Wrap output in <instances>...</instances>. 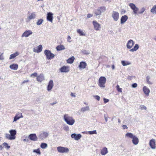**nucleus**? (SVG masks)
Returning <instances> with one entry per match:
<instances>
[{"label":"nucleus","mask_w":156,"mask_h":156,"mask_svg":"<svg viewBox=\"0 0 156 156\" xmlns=\"http://www.w3.org/2000/svg\"><path fill=\"white\" fill-rule=\"evenodd\" d=\"M63 119L66 123L69 125H73L75 122L73 117L68 114H65L64 115Z\"/></svg>","instance_id":"obj_1"},{"label":"nucleus","mask_w":156,"mask_h":156,"mask_svg":"<svg viewBox=\"0 0 156 156\" xmlns=\"http://www.w3.org/2000/svg\"><path fill=\"white\" fill-rule=\"evenodd\" d=\"M10 134L6 133L5 137L6 139L9 140H14L16 138V129H11L9 131Z\"/></svg>","instance_id":"obj_2"},{"label":"nucleus","mask_w":156,"mask_h":156,"mask_svg":"<svg viewBox=\"0 0 156 156\" xmlns=\"http://www.w3.org/2000/svg\"><path fill=\"white\" fill-rule=\"evenodd\" d=\"M125 136L132 139V142L135 145H137L139 143L138 138L135 136L133 135V133H128L126 134Z\"/></svg>","instance_id":"obj_3"},{"label":"nucleus","mask_w":156,"mask_h":156,"mask_svg":"<svg viewBox=\"0 0 156 156\" xmlns=\"http://www.w3.org/2000/svg\"><path fill=\"white\" fill-rule=\"evenodd\" d=\"M106 10V8L102 6L98 8L94 11V13L96 16L101 15L102 13L104 12Z\"/></svg>","instance_id":"obj_4"},{"label":"nucleus","mask_w":156,"mask_h":156,"mask_svg":"<svg viewBox=\"0 0 156 156\" xmlns=\"http://www.w3.org/2000/svg\"><path fill=\"white\" fill-rule=\"evenodd\" d=\"M44 53L46 56V59L48 60H51L53 59L55 56V55L49 50H45Z\"/></svg>","instance_id":"obj_5"},{"label":"nucleus","mask_w":156,"mask_h":156,"mask_svg":"<svg viewBox=\"0 0 156 156\" xmlns=\"http://www.w3.org/2000/svg\"><path fill=\"white\" fill-rule=\"evenodd\" d=\"M106 78L105 77L101 76L99 79L98 85L101 87H105V84L106 82Z\"/></svg>","instance_id":"obj_6"},{"label":"nucleus","mask_w":156,"mask_h":156,"mask_svg":"<svg viewBox=\"0 0 156 156\" xmlns=\"http://www.w3.org/2000/svg\"><path fill=\"white\" fill-rule=\"evenodd\" d=\"M57 150L60 153H67L69 151V149L67 147L59 146L57 147Z\"/></svg>","instance_id":"obj_7"},{"label":"nucleus","mask_w":156,"mask_h":156,"mask_svg":"<svg viewBox=\"0 0 156 156\" xmlns=\"http://www.w3.org/2000/svg\"><path fill=\"white\" fill-rule=\"evenodd\" d=\"M92 23L94 27V30L96 31H99L101 28V24H99L96 21H93Z\"/></svg>","instance_id":"obj_8"},{"label":"nucleus","mask_w":156,"mask_h":156,"mask_svg":"<svg viewBox=\"0 0 156 156\" xmlns=\"http://www.w3.org/2000/svg\"><path fill=\"white\" fill-rule=\"evenodd\" d=\"M48 135L49 134L48 132H44L40 133L38 136L39 139L42 140L46 138Z\"/></svg>","instance_id":"obj_9"},{"label":"nucleus","mask_w":156,"mask_h":156,"mask_svg":"<svg viewBox=\"0 0 156 156\" xmlns=\"http://www.w3.org/2000/svg\"><path fill=\"white\" fill-rule=\"evenodd\" d=\"M112 17L114 21H116L119 19V14L118 12L113 11L112 14Z\"/></svg>","instance_id":"obj_10"},{"label":"nucleus","mask_w":156,"mask_h":156,"mask_svg":"<svg viewBox=\"0 0 156 156\" xmlns=\"http://www.w3.org/2000/svg\"><path fill=\"white\" fill-rule=\"evenodd\" d=\"M33 32L31 30H28L25 31L21 36L22 37H27L32 34Z\"/></svg>","instance_id":"obj_11"},{"label":"nucleus","mask_w":156,"mask_h":156,"mask_svg":"<svg viewBox=\"0 0 156 156\" xmlns=\"http://www.w3.org/2000/svg\"><path fill=\"white\" fill-rule=\"evenodd\" d=\"M28 137L29 139L32 141H36L37 140V137L35 133H32L29 135Z\"/></svg>","instance_id":"obj_12"},{"label":"nucleus","mask_w":156,"mask_h":156,"mask_svg":"<svg viewBox=\"0 0 156 156\" xmlns=\"http://www.w3.org/2000/svg\"><path fill=\"white\" fill-rule=\"evenodd\" d=\"M23 116L22 113L20 112L17 113L15 116L13 122H16L20 118H22Z\"/></svg>","instance_id":"obj_13"},{"label":"nucleus","mask_w":156,"mask_h":156,"mask_svg":"<svg viewBox=\"0 0 156 156\" xmlns=\"http://www.w3.org/2000/svg\"><path fill=\"white\" fill-rule=\"evenodd\" d=\"M134 44V42L132 40H129L126 44V47L128 49H130Z\"/></svg>","instance_id":"obj_14"},{"label":"nucleus","mask_w":156,"mask_h":156,"mask_svg":"<svg viewBox=\"0 0 156 156\" xmlns=\"http://www.w3.org/2000/svg\"><path fill=\"white\" fill-rule=\"evenodd\" d=\"M42 50V46L40 45L36 48H33V51L34 52L39 53L41 52Z\"/></svg>","instance_id":"obj_15"},{"label":"nucleus","mask_w":156,"mask_h":156,"mask_svg":"<svg viewBox=\"0 0 156 156\" xmlns=\"http://www.w3.org/2000/svg\"><path fill=\"white\" fill-rule=\"evenodd\" d=\"M143 90L144 94L146 96H149L150 91V89L147 87L146 86H144L143 88Z\"/></svg>","instance_id":"obj_16"},{"label":"nucleus","mask_w":156,"mask_h":156,"mask_svg":"<svg viewBox=\"0 0 156 156\" xmlns=\"http://www.w3.org/2000/svg\"><path fill=\"white\" fill-rule=\"evenodd\" d=\"M71 137L74 138L75 140H78L81 137V135L80 134H76V133H73L71 134Z\"/></svg>","instance_id":"obj_17"},{"label":"nucleus","mask_w":156,"mask_h":156,"mask_svg":"<svg viewBox=\"0 0 156 156\" xmlns=\"http://www.w3.org/2000/svg\"><path fill=\"white\" fill-rule=\"evenodd\" d=\"M54 86L53 81L51 80L49 81L48 85L47 86V89L48 91H49L51 90Z\"/></svg>","instance_id":"obj_18"},{"label":"nucleus","mask_w":156,"mask_h":156,"mask_svg":"<svg viewBox=\"0 0 156 156\" xmlns=\"http://www.w3.org/2000/svg\"><path fill=\"white\" fill-rule=\"evenodd\" d=\"M44 80V75L42 74H41L38 76L37 77V80L38 82H41Z\"/></svg>","instance_id":"obj_19"},{"label":"nucleus","mask_w":156,"mask_h":156,"mask_svg":"<svg viewBox=\"0 0 156 156\" xmlns=\"http://www.w3.org/2000/svg\"><path fill=\"white\" fill-rule=\"evenodd\" d=\"M53 15L52 13L49 12L48 13L47 17V20L50 21L51 23L52 22L53 20Z\"/></svg>","instance_id":"obj_20"},{"label":"nucleus","mask_w":156,"mask_h":156,"mask_svg":"<svg viewBox=\"0 0 156 156\" xmlns=\"http://www.w3.org/2000/svg\"><path fill=\"white\" fill-rule=\"evenodd\" d=\"M36 12H32L28 16L27 19L29 20L34 19L36 18Z\"/></svg>","instance_id":"obj_21"},{"label":"nucleus","mask_w":156,"mask_h":156,"mask_svg":"<svg viewBox=\"0 0 156 156\" xmlns=\"http://www.w3.org/2000/svg\"><path fill=\"white\" fill-rule=\"evenodd\" d=\"M128 17L127 15H124L122 16L121 19V23L123 24L127 20Z\"/></svg>","instance_id":"obj_22"},{"label":"nucleus","mask_w":156,"mask_h":156,"mask_svg":"<svg viewBox=\"0 0 156 156\" xmlns=\"http://www.w3.org/2000/svg\"><path fill=\"white\" fill-rule=\"evenodd\" d=\"M150 145L151 147L153 149H154L156 148L155 140L152 139L150 140L149 142Z\"/></svg>","instance_id":"obj_23"},{"label":"nucleus","mask_w":156,"mask_h":156,"mask_svg":"<svg viewBox=\"0 0 156 156\" xmlns=\"http://www.w3.org/2000/svg\"><path fill=\"white\" fill-rule=\"evenodd\" d=\"M19 53L18 52L16 51L15 53L11 54L10 55L9 59L10 60L18 56L19 55Z\"/></svg>","instance_id":"obj_24"},{"label":"nucleus","mask_w":156,"mask_h":156,"mask_svg":"<svg viewBox=\"0 0 156 156\" xmlns=\"http://www.w3.org/2000/svg\"><path fill=\"white\" fill-rule=\"evenodd\" d=\"M108 152L107 148L106 147H104L101 151V153L102 155H105Z\"/></svg>","instance_id":"obj_25"},{"label":"nucleus","mask_w":156,"mask_h":156,"mask_svg":"<svg viewBox=\"0 0 156 156\" xmlns=\"http://www.w3.org/2000/svg\"><path fill=\"white\" fill-rule=\"evenodd\" d=\"M87 66V63L84 62H80L79 67L80 68H85Z\"/></svg>","instance_id":"obj_26"},{"label":"nucleus","mask_w":156,"mask_h":156,"mask_svg":"<svg viewBox=\"0 0 156 156\" xmlns=\"http://www.w3.org/2000/svg\"><path fill=\"white\" fill-rule=\"evenodd\" d=\"M77 33L79 34L80 36H85L86 34L82 30L78 29L76 30Z\"/></svg>","instance_id":"obj_27"},{"label":"nucleus","mask_w":156,"mask_h":156,"mask_svg":"<svg viewBox=\"0 0 156 156\" xmlns=\"http://www.w3.org/2000/svg\"><path fill=\"white\" fill-rule=\"evenodd\" d=\"M139 46L138 44H136L133 48L129 50V51L132 52L136 51L139 49Z\"/></svg>","instance_id":"obj_28"},{"label":"nucleus","mask_w":156,"mask_h":156,"mask_svg":"<svg viewBox=\"0 0 156 156\" xmlns=\"http://www.w3.org/2000/svg\"><path fill=\"white\" fill-rule=\"evenodd\" d=\"M65 49V48L63 45H58L56 47V49L58 51H60L62 50H64Z\"/></svg>","instance_id":"obj_29"},{"label":"nucleus","mask_w":156,"mask_h":156,"mask_svg":"<svg viewBox=\"0 0 156 156\" xmlns=\"http://www.w3.org/2000/svg\"><path fill=\"white\" fill-rule=\"evenodd\" d=\"M75 59V58L74 56L69 58L67 60V62L68 63L71 64L72 63Z\"/></svg>","instance_id":"obj_30"},{"label":"nucleus","mask_w":156,"mask_h":156,"mask_svg":"<svg viewBox=\"0 0 156 156\" xmlns=\"http://www.w3.org/2000/svg\"><path fill=\"white\" fill-rule=\"evenodd\" d=\"M82 112H84L85 111L90 110V108L89 106H87L86 107H83L81 108V109Z\"/></svg>","instance_id":"obj_31"},{"label":"nucleus","mask_w":156,"mask_h":156,"mask_svg":"<svg viewBox=\"0 0 156 156\" xmlns=\"http://www.w3.org/2000/svg\"><path fill=\"white\" fill-rule=\"evenodd\" d=\"M150 76H147L146 78V83L148 84L151 85L153 84V83L150 81Z\"/></svg>","instance_id":"obj_32"},{"label":"nucleus","mask_w":156,"mask_h":156,"mask_svg":"<svg viewBox=\"0 0 156 156\" xmlns=\"http://www.w3.org/2000/svg\"><path fill=\"white\" fill-rule=\"evenodd\" d=\"M121 63L123 66H126L131 64V63L129 62L125 61H122Z\"/></svg>","instance_id":"obj_33"},{"label":"nucleus","mask_w":156,"mask_h":156,"mask_svg":"<svg viewBox=\"0 0 156 156\" xmlns=\"http://www.w3.org/2000/svg\"><path fill=\"white\" fill-rule=\"evenodd\" d=\"M151 12L153 14H156V5H154L151 9Z\"/></svg>","instance_id":"obj_34"},{"label":"nucleus","mask_w":156,"mask_h":156,"mask_svg":"<svg viewBox=\"0 0 156 156\" xmlns=\"http://www.w3.org/2000/svg\"><path fill=\"white\" fill-rule=\"evenodd\" d=\"M43 20L42 19H38L36 23V24L37 25H40L42 24V23L43 22Z\"/></svg>","instance_id":"obj_35"},{"label":"nucleus","mask_w":156,"mask_h":156,"mask_svg":"<svg viewBox=\"0 0 156 156\" xmlns=\"http://www.w3.org/2000/svg\"><path fill=\"white\" fill-rule=\"evenodd\" d=\"M3 146L5 148L7 149H9L10 147V146H9L8 145V144L6 142H4L3 144Z\"/></svg>","instance_id":"obj_36"},{"label":"nucleus","mask_w":156,"mask_h":156,"mask_svg":"<svg viewBox=\"0 0 156 156\" xmlns=\"http://www.w3.org/2000/svg\"><path fill=\"white\" fill-rule=\"evenodd\" d=\"M47 147V144L45 143H42L41 144V147L42 149H45Z\"/></svg>","instance_id":"obj_37"},{"label":"nucleus","mask_w":156,"mask_h":156,"mask_svg":"<svg viewBox=\"0 0 156 156\" xmlns=\"http://www.w3.org/2000/svg\"><path fill=\"white\" fill-rule=\"evenodd\" d=\"M129 5L131 9L133 10L137 7H136L135 5L133 3H131L129 4Z\"/></svg>","instance_id":"obj_38"},{"label":"nucleus","mask_w":156,"mask_h":156,"mask_svg":"<svg viewBox=\"0 0 156 156\" xmlns=\"http://www.w3.org/2000/svg\"><path fill=\"white\" fill-rule=\"evenodd\" d=\"M9 67L10 68H18V66L17 64H13L10 65Z\"/></svg>","instance_id":"obj_39"},{"label":"nucleus","mask_w":156,"mask_h":156,"mask_svg":"<svg viewBox=\"0 0 156 156\" xmlns=\"http://www.w3.org/2000/svg\"><path fill=\"white\" fill-rule=\"evenodd\" d=\"M33 152L34 153H36L39 154H41L40 150L39 148L34 150L33 151Z\"/></svg>","instance_id":"obj_40"},{"label":"nucleus","mask_w":156,"mask_h":156,"mask_svg":"<svg viewBox=\"0 0 156 156\" xmlns=\"http://www.w3.org/2000/svg\"><path fill=\"white\" fill-rule=\"evenodd\" d=\"M145 9V8L144 7H143L141 8L140 11L138 12V13L140 14H142L144 12Z\"/></svg>","instance_id":"obj_41"},{"label":"nucleus","mask_w":156,"mask_h":156,"mask_svg":"<svg viewBox=\"0 0 156 156\" xmlns=\"http://www.w3.org/2000/svg\"><path fill=\"white\" fill-rule=\"evenodd\" d=\"M82 52L83 54L85 55H88L90 53V52L89 51H87L85 50H83L82 51Z\"/></svg>","instance_id":"obj_42"},{"label":"nucleus","mask_w":156,"mask_h":156,"mask_svg":"<svg viewBox=\"0 0 156 156\" xmlns=\"http://www.w3.org/2000/svg\"><path fill=\"white\" fill-rule=\"evenodd\" d=\"M97 133V131L96 130H93L92 131H89L88 133L90 135H92L93 134H96Z\"/></svg>","instance_id":"obj_43"},{"label":"nucleus","mask_w":156,"mask_h":156,"mask_svg":"<svg viewBox=\"0 0 156 156\" xmlns=\"http://www.w3.org/2000/svg\"><path fill=\"white\" fill-rule=\"evenodd\" d=\"M63 129L66 131H68L69 130V127L68 126L65 125L63 127Z\"/></svg>","instance_id":"obj_44"},{"label":"nucleus","mask_w":156,"mask_h":156,"mask_svg":"<svg viewBox=\"0 0 156 156\" xmlns=\"http://www.w3.org/2000/svg\"><path fill=\"white\" fill-rule=\"evenodd\" d=\"M69 69H60V71L61 72H67L69 71Z\"/></svg>","instance_id":"obj_45"},{"label":"nucleus","mask_w":156,"mask_h":156,"mask_svg":"<svg viewBox=\"0 0 156 156\" xmlns=\"http://www.w3.org/2000/svg\"><path fill=\"white\" fill-rule=\"evenodd\" d=\"M116 88L118 92H122V89L121 88L119 87V86L117 85L116 86Z\"/></svg>","instance_id":"obj_46"},{"label":"nucleus","mask_w":156,"mask_h":156,"mask_svg":"<svg viewBox=\"0 0 156 156\" xmlns=\"http://www.w3.org/2000/svg\"><path fill=\"white\" fill-rule=\"evenodd\" d=\"M139 10V8L137 7L136 8L133 10V12L134 14H136L137 13V11Z\"/></svg>","instance_id":"obj_47"},{"label":"nucleus","mask_w":156,"mask_h":156,"mask_svg":"<svg viewBox=\"0 0 156 156\" xmlns=\"http://www.w3.org/2000/svg\"><path fill=\"white\" fill-rule=\"evenodd\" d=\"M3 54V53H0V60H3L4 59V58Z\"/></svg>","instance_id":"obj_48"},{"label":"nucleus","mask_w":156,"mask_h":156,"mask_svg":"<svg viewBox=\"0 0 156 156\" xmlns=\"http://www.w3.org/2000/svg\"><path fill=\"white\" fill-rule=\"evenodd\" d=\"M30 76L31 77H32L33 76L34 77H37V73H33L31 74Z\"/></svg>","instance_id":"obj_49"},{"label":"nucleus","mask_w":156,"mask_h":156,"mask_svg":"<svg viewBox=\"0 0 156 156\" xmlns=\"http://www.w3.org/2000/svg\"><path fill=\"white\" fill-rule=\"evenodd\" d=\"M135 76H129L127 78V79L129 80H131L133 78H135Z\"/></svg>","instance_id":"obj_50"},{"label":"nucleus","mask_w":156,"mask_h":156,"mask_svg":"<svg viewBox=\"0 0 156 156\" xmlns=\"http://www.w3.org/2000/svg\"><path fill=\"white\" fill-rule=\"evenodd\" d=\"M140 108L141 110L144 109L145 110H146L147 109L146 107L144 105H141L140 106Z\"/></svg>","instance_id":"obj_51"},{"label":"nucleus","mask_w":156,"mask_h":156,"mask_svg":"<svg viewBox=\"0 0 156 156\" xmlns=\"http://www.w3.org/2000/svg\"><path fill=\"white\" fill-rule=\"evenodd\" d=\"M71 39V37L70 36L68 35L67 36V40L68 42H71V41H70V40Z\"/></svg>","instance_id":"obj_52"},{"label":"nucleus","mask_w":156,"mask_h":156,"mask_svg":"<svg viewBox=\"0 0 156 156\" xmlns=\"http://www.w3.org/2000/svg\"><path fill=\"white\" fill-rule=\"evenodd\" d=\"M132 87L133 88H136L137 86V84L136 83H134L132 85Z\"/></svg>","instance_id":"obj_53"},{"label":"nucleus","mask_w":156,"mask_h":156,"mask_svg":"<svg viewBox=\"0 0 156 156\" xmlns=\"http://www.w3.org/2000/svg\"><path fill=\"white\" fill-rule=\"evenodd\" d=\"M94 97L96 100H97L98 101H100V97L99 96L96 95L94 96Z\"/></svg>","instance_id":"obj_54"},{"label":"nucleus","mask_w":156,"mask_h":156,"mask_svg":"<svg viewBox=\"0 0 156 156\" xmlns=\"http://www.w3.org/2000/svg\"><path fill=\"white\" fill-rule=\"evenodd\" d=\"M93 16V15L90 13H88L87 15V18H89Z\"/></svg>","instance_id":"obj_55"},{"label":"nucleus","mask_w":156,"mask_h":156,"mask_svg":"<svg viewBox=\"0 0 156 156\" xmlns=\"http://www.w3.org/2000/svg\"><path fill=\"white\" fill-rule=\"evenodd\" d=\"M104 102L105 103H106L108 102L109 101V100L108 99L105 98L103 99Z\"/></svg>","instance_id":"obj_56"},{"label":"nucleus","mask_w":156,"mask_h":156,"mask_svg":"<svg viewBox=\"0 0 156 156\" xmlns=\"http://www.w3.org/2000/svg\"><path fill=\"white\" fill-rule=\"evenodd\" d=\"M29 80H24L21 83V85H22L25 83L28 82Z\"/></svg>","instance_id":"obj_57"},{"label":"nucleus","mask_w":156,"mask_h":156,"mask_svg":"<svg viewBox=\"0 0 156 156\" xmlns=\"http://www.w3.org/2000/svg\"><path fill=\"white\" fill-rule=\"evenodd\" d=\"M123 129H128V127L126 125H123L122 126Z\"/></svg>","instance_id":"obj_58"},{"label":"nucleus","mask_w":156,"mask_h":156,"mask_svg":"<svg viewBox=\"0 0 156 156\" xmlns=\"http://www.w3.org/2000/svg\"><path fill=\"white\" fill-rule=\"evenodd\" d=\"M23 141H24V142H26V141H28V139H24L23 140Z\"/></svg>","instance_id":"obj_59"},{"label":"nucleus","mask_w":156,"mask_h":156,"mask_svg":"<svg viewBox=\"0 0 156 156\" xmlns=\"http://www.w3.org/2000/svg\"><path fill=\"white\" fill-rule=\"evenodd\" d=\"M104 117L105 121H106V122H107L108 121V118L105 116V115L104 116Z\"/></svg>","instance_id":"obj_60"},{"label":"nucleus","mask_w":156,"mask_h":156,"mask_svg":"<svg viewBox=\"0 0 156 156\" xmlns=\"http://www.w3.org/2000/svg\"><path fill=\"white\" fill-rule=\"evenodd\" d=\"M56 103H57V102H53V103H51V105H55V104H56Z\"/></svg>","instance_id":"obj_61"},{"label":"nucleus","mask_w":156,"mask_h":156,"mask_svg":"<svg viewBox=\"0 0 156 156\" xmlns=\"http://www.w3.org/2000/svg\"><path fill=\"white\" fill-rule=\"evenodd\" d=\"M70 95L71 96H73V97H75V95H74L73 94V93H71V94H70Z\"/></svg>","instance_id":"obj_62"},{"label":"nucleus","mask_w":156,"mask_h":156,"mask_svg":"<svg viewBox=\"0 0 156 156\" xmlns=\"http://www.w3.org/2000/svg\"><path fill=\"white\" fill-rule=\"evenodd\" d=\"M105 2H108L109 3L111 2V0H105Z\"/></svg>","instance_id":"obj_63"},{"label":"nucleus","mask_w":156,"mask_h":156,"mask_svg":"<svg viewBox=\"0 0 156 156\" xmlns=\"http://www.w3.org/2000/svg\"><path fill=\"white\" fill-rule=\"evenodd\" d=\"M3 147L2 146V145H0V150H1L2 149Z\"/></svg>","instance_id":"obj_64"}]
</instances>
